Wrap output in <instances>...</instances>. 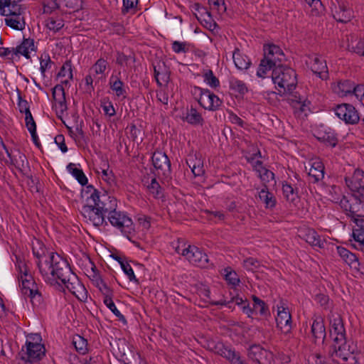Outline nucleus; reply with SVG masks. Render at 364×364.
I'll use <instances>...</instances> for the list:
<instances>
[{"label":"nucleus","instance_id":"obj_1","mask_svg":"<svg viewBox=\"0 0 364 364\" xmlns=\"http://www.w3.org/2000/svg\"><path fill=\"white\" fill-rule=\"evenodd\" d=\"M46 282L51 286L63 284L78 300L85 301L87 291L66 260Z\"/></svg>","mask_w":364,"mask_h":364},{"label":"nucleus","instance_id":"obj_2","mask_svg":"<svg viewBox=\"0 0 364 364\" xmlns=\"http://www.w3.org/2000/svg\"><path fill=\"white\" fill-rule=\"evenodd\" d=\"M34 257L39 272L46 282L67 260L59 254L50 252L42 242L36 240L32 244Z\"/></svg>","mask_w":364,"mask_h":364},{"label":"nucleus","instance_id":"obj_3","mask_svg":"<svg viewBox=\"0 0 364 364\" xmlns=\"http://www.w3.org/2000/svg\"><path fill=\"white\" fill-rule=\"evenodd\" d=\"M117 200L112 196L103 205L102 208L107 211L109 223L129 238L134 231L132 220L126 213L117 210Z\"/></svg>","mask_w":364,"mask_h":364},{"label":"nucleus","instance_id":"obj_4","mask_svg":"<svg viewBox=\"0 0 364 364\" xmlns=\"http://www.w3.org/2000/svg\"><path fill=\"white\" fill-rule=\"evenodd\" d=\"M41 341V336L38 333L28 335L25 347H23L19 353L21 359L26 363L39 364V361L46 353V349Z\"/></svg>","mask_w":364,"mask_h":364},{"label":"nucleus","instance_id":"obj_5","mask_svg":"<svg viewBox=\"0 0 364 364\" xmlns=\"http://www.w3.org/2000/svg\"><path fill=\"white\" fill-rule=\"evenodd\" d=\"M272 80L275 85L284 90V92H291L297 85L296 71L282 65H279L273 69Z\"/></svg>","mask_w":364,"mask_h":364},{"label":"nucleus","instance_id":"obj_6","mask_svg":"<svg viewBox=\"0 0 364 364\" xmlns=\"http://www.w3.org/2000/svg\"><path fill=\"white\" fill-rule=\"evenodd\" d=\"M102 206L100 201L88 202L82 207L80 213L87 223L95 227L107 225L105 220L107 211L102 208Z\"/></svg>","mask_w":364,"mask_h":364},{"label":"nucleus","instance_id":"obj_7","mask_svg":"<svg viewBox=\"0 0 364 364\" xmlns=\"http://www.w3.org/2000/svg\"><path fill=\"white\" fill-rule=\"evenodd\" d=\"M331 357H337L341 358L344 363L350 361L346 364H358V360L355 356L358 352L356 345L353 342L345 340L342 341L333 342L332 346Z\"/></svg>","mask_w":364,"mask_h":364},{"label":"nucleus","instance_id":"obj_8","mask_svg":"<svg viewBox=\"0 0 364 364\" xmlns=\"http://www.w3.org/2000/svg\"><path fill=\"white\" fill-rule=\"evenodd\" d=\"M339 205L352 220L364 218V198L361 199L352 194L350 198L343 196Z\"/></svg>","mask_w":364,"mask_h":364},{"label":"nucleus","instance_id":"obj_9","mask_svg":"<svg viewBox=\"0 0 364 364\" xmlns=\"http://www.w3.org/2000/svg\"><path fill=\"white\" fill-rule=\"evenodd\" d=\"M18 278L21 282L22 294L28 296L33 304H40L42 301V294L32 275L27 273L18 276Z\"/></svg>","mask_w":364,"mask_h":364},{"label":"nucleus","instance_id":"obj_10","mask_svg":"<svg viewBox=\"0 0 364 364\" xmlns=\"http://www.w3.org/2000/svg\"><path fill=\"white\" fill-rule=\"evenodd\" d=\"M151 161L159 176L162 177L167 182L171 179V161L164 152L155 151Z\"/></svg>","mask_w":364,"mask_h":364},{"label":"nucleus","instance_id":"obj_11","mask_svg":"<svg viewBox=\"0 0 364 364\" xmlns=\"http://www.w3.org/2000/svg\"><path fill=\"white\" fill-rule=\"evenodd\" d=\"M0 147L5 150L8 157L9 158V161H6V164L14 166L23 175H28L30 171V167L26 155L21 153L19 150L16 151V154L10 152L1 137Z\"/></svg>","mask_w":364,"mask_h":364},{"label":"nucleus","instance_id":"obj_12","mask_svg":"<svg viewBox=\"0 0 364 364\" xmlns=\"http://www.w3.org/2000/svg\"><path fill=\"white\" fill-rule=\"evenodd\" d=\"M331 10L334 19L341 23H348L353 17V11L348 4L343 1H332Z\"/></svg>","mask_w":364,"mask_h":364},{"label":"nucleus","instance_id":"obj_13","mask_svg":"<svg viewBox=\"0 0 364 364\" xmlns=\"http://www.w3.org/2000/svg\"><path fill=\"white\" fill-rule=\"evenodd\" d=\"M335 113L339 119L348 124H356L360 121L358 111L350 104L343 103L337 105L335 108Z\"/></svg>","mask_w":364,"mask_h":364},{"label":"nucleus","instance_id":"obj_14","mask_svg":"<svg viewBox=\"0 0 364 364\" xmlns=\"http://www.w3.org/2000/svg\"><path fill=\"white\" fill-rule=\"evenodd\" d=\"M346 185L355 197L364 198V171L356 169L350 178H345Z\"/></svg>","mask_w":364,"mask_h":364},{"label":"nucleus","instance_id":"obj_15","mask_svg":"<svg viewBox=\"0 0 364 364\" xmlns=\"http://www.w3.org/2000/svg\"><path fill=\"white\" fill-rule=\"evenodd\" d=\"M330 335L333 342L345 340L346 329L341 316L338 314H331L330 316Z\"/></svg>","mask_w":364,"mask_h":364},{"label":"nucleus","instance_id":"obj_16","mask_svg":"<svg viewBox=\"0 0 364 364\" xmlns=\"http://www.w3.org/2000/svg\"><path fill=\"white\" fill-rule=\"evenodd\" d=\"M306 64L310 67L311 71L321 80H327L328 78L326 62L320 56L316 54L309 56Z\"/></svg>","mask_w":364,"mask_h":364},{"label":"nucleus","instance_id":"obj_17","mask_svg":"<svg viewBox=\"0 0 364 364\" xmlns=\"http://www.w3.org/2000/svg\"><path fill=\"white\" fill-rule=\"evenodd\" d=\"M24 9L21 5L14 6L13 10L9 11L6 16L7 17L5 18L6 25L15 30H23L25 27V22L22 16Z\"/></svg>","mask_w":364,"mask_h":364},{"label":"nucleus","instance_id":"obj_18","mask_svg":"<svg viewBox=\"0 0 364 364\" xmlns=\"http://www.w3.org/2000/svg\"><path fill=\"white\" fill-rule=\"evenodd\" d=\"M185 257L190 263L201 268L208 267L209 265L208 255L195 245H191L190 250L185 254Z\"/></svg>","mask_w":364,"mask_h":364},{"label":"nucleus","instance_id":"obj_19","mask_svg":"<svg viewBox=\"0 0 364 364\" xmlns=\"http://www.w3.org/2000/svg\"><path fill=\"white\" fill-rule=\"evenodd\" d=\"M264 58L270 61V64L274 68L282 65L284 59V54L282 50L274 44H269L264 46Z\"/></svg>","mask_w":364,"mask_h":364},{"label":"nucleus","instance_id":"obj_20","mask_svg":"<svg viewBox=\"0 0 364 364\" xmlns=\"http://www.w3.org/2000/svg\"><path fill=\"white\" fill-rule=\"evenodd\" d=\"M299 236L314 247L324 248L326 240H322L316 231L312 228H304L299 230Z\"/></svg>","mask_w":364,"mask_h":364},{"label":"nucleus","instance_id":"obj_21","mask_svg":"<svg viewBox=\"0 0 364 364\" xmlns=\"http://www.w3.org/2000/svg\"><path fill=\"white\" fill-rule=\"evenodd\" d=\"M252 307L250 306L249 303L242 306V312L244 314H247L249 317L252 316L254 314H259L262 316L267 314L268 307L264 301L255 295L252 296Z\"/></svg>","mask_w":364,"mask_h":364},{"label":"nucleus","instance_id":"obj_22","mask_svg":"<svg viewBox=\"0 0 364 364\" xmlns=\"http://www.w3.org/2000/svg\"><path fill=\"white\" fill-rule=\"evenodd\" d=\"M277 326L285 334L290 333L291 330V316L284 307H278L277 316L276 317Z\"/></svg>","mask_w":364,"mask_h":364},{"label":"nucleus","instance_id":"obj_23","mask_svg":"<svg viewBox=\"0 0 364 364\" xmlns=\"http://www.w3.org/2000/svg\"><path fill=\"white\" fill-rule=\"evenodd\" d=\"M198 103L205 109L215 111L221 106L222 101L216 95L206 89L203 99L198 100Z\"/></svg>","mask_w":364,"mask_h":364},{"label":"nucleus","instance_id":"obj_24","mask_svg":"<svg viewBox=\"0 0 364 364\" xmlns=\"http://www.w3.org/2000/svg\"><path fill=\"white\" fill-rule=\"evenodd\" d=\"M154 77L159 86L166 85L170 80V70L164 63L154 66Z\"/></svg>","mask_w":364,"mask_h":364},{"label":"nucleus","instance_id":"obj_25","mask_svg":"<svg viewBox=\"0 0 364 364\" xmlns=\"http://www.w3.org/2000/svg\"><path fill=\"white\" fill-rule=\"evenodd\" d=\"M311 332L314 338L315 343L317 340L321 341L322 342L324 341L326 336V332L322 317L315 316L311 324Z\"/></svg>","mask_w":364,"mask_h":364},{"label":"nucleus","instance_id":"obj_26","mask_svg":"<svg viewBox=\"0 0 364 364\" xmlns=\"http://www.w3.org/2000/svg\"><path fill=\"white\" fill-rule=\"evenodd\" d=\"M85 194H90L86 198V203L88 202H100L101 205H104L112 196L109 195L107 192H101L95 189L92 186L90 185L86 187L85 191Z\"/></svg>","mask_w":364,"mask_h":364},{"label":"nucleus","instance_id":"obj_27","mask_svg":"<svg viewBox=\"0 0 364 364\" xmlns=\"http://www.w3.org/2000/svg\"><path fill=\"white\" fill-rule=\"evenodd\" d=\"M355 224L353 230V237L358 243L359 248L364 247V218H359L353 220Z\"/></svg>","mask_w":364,"mask_h":364},{"label":"nucleus","instance_id":"obj_28","mask_svg":"<svg viewBox=\"0 0 364 364\" xmlns=\"http://www.w3.org/2000/svg\"><path fill=\"white\" fill-rule=\"evenodd\" d=\"M35 50L34 41L31 38H23L22 43L14 48L16 56L23 55L26 58L30 59V51Z\"/></svg>","mask_w":364,"mask_h":364},{"label":"nucleus","instance_id":"obj_29","mask_svg":"<svg viewBox=\"0 0 364 364\" xmlns=\"http://www.w3.org/2000/svg\"><path fill=\"white\" fill-rule=\"evenodd\" d=\"M186 164L195 176H202L205 173L203 162L197 155H189Z\"/></svg>","mask_w":364,"mask_h":364},{"label":"nucleus","instance_id":"obj_30","mask_svg":"<svg viewBox=\"0 0 364 364\" xmlns=\"http://www.w3.org/2000/svg\"><path fill=\"white\" fill-rule=\"evenodd\" d=\"M289 93V97L288 98V100L295 109H299L301 112H306L309 110V101L306 100L300 95H297V92L292 93L291 91Z\"/></svg>","mask_w":364,"mask_h":364},{"label":"nucleus","instance_id":"obj_31","mask_svg":"<svg viewBox=\"0 0 364 364\" xmlns=\"http://www.w3.org/2000/svg\"><path fill=\"white\" fill-rule=\"evenodd\" d=\"M337 252L343 260L350 267L357 268L359 265L357 256L343 247H337Z\"/></svg>","mask_w":364,"mask_h":364},{"label":"nucleus","instance_id":"obj_32","mask_svg":"<svg viewBox=\"0 0 364 364\" xmlns=\"http://www.w3.org/2000/svg\"><path fill=\"white\" fill-rule=\"evenodd\" d=\"M354 84L350 80H341L333 87V90L341 97L351 96Z\"/></svg>","mask_w":364,"mask_h":364},{"label":"nucleus","instance_id":"obj_33","mask_svg":"<svg viewBox=\"0 0 364 364\" xmlns=\"http://www.w3.org/2000/svg\"><path fill=\"white\" fill-rule=\"evenodd\" d=\"M53 97L62 112L67 109L65 93L64 87L61 85H57L53 88Z\"/></svg>","mask_w":364,"mask_h":364},{"label":"nucleus","instance_id":"obj_34","mask_svg":"<svg viewBox=\"0 0 364 364\" xmlns=\"http://www.w3.org/2000/svg\"><path fill=\"white\" fill-rule=\"evenodd\" d=\"M232 58L235 65L238 70H246L251 65L249 58L246 55L242 54L238 48H235L234 50Z\"/></svg>","mask_w":364,"mask_h":364},{"label":"nucleus","instance_id":"obj_35","mask_svg":"<svg viewBox=\"0 0 364 364\" xmlns=\"http://www.w3.org/2000/svg\"><path fill=\"white\" fill-rule=\"evenodd\" d=\"M109 85L110 89L115 92L116 96L118 97H126V89L124 87V83L120 80L117 75H112L109 78Z\"/></svg>","mask_w":364,"mask_h":364},{"label":"nucleus","instance_id":"obj_36","mask_svg":"<svg viewBox=\"0 0 364 364\" xmlns=\"http://www.w3.org/2000/svg\"><path fill=\"white\" fill-rule=\"evenodd\" d=\"M259 198L260 200L264 204L266 208L272 209L277 204V200L273 193L269 192L267 185L259 193Z\"/></svg>","mask_w":364,"mask_h":364},{"label":"nucleus","instance_id":"obj_37","mask_svg":"<svg viewBox=\"0 0 364 364\" xmlns=\"http://www.w3.org/2000/svg\"><path fill=\"white\" fill-rule=\"evenodd\" d=\"M309 176L313 178V182L316 183L324 177V166L321 161H315L312 164L309 172Z\"/></svg>","mask_w":364,"mask_h":364},{"label":"nucleus","instance_id":"obj_38","mask_svg":"<svg viewBox=\"0 0 364 364\" xmlns=\"http://www.w3.org/2000/svg\"><path fill=\"white\" fill-rule=\"evenodd\" d=\"M67 170L81 186H85L87 183L88 180L83 171L77 168L75 164L70 163L67 166Z\"/></svg>","mask_w":364,"mask_h":364},{"label":"nucleus","instance_id":"obj_39","mask_svg":"<svg viewBox=\"0 0 364 364\" xmlns=\"http://www.w3.org/2000/svg\"><path fill=\"white\" fill-rule=\"evenodd\" d=\"M183 119L193 125L202 124L203 122L201 114L193 107L187 109Z\"/></svg>","mask_w":364,"mask_h":364},{"label":"nucleus","instance_id":"obj_40","mask_svg":"<svg viewBox=\"0 0 364 364\" xmlns=\"http://www.w3.org/2000/svg\"><path fill=\"white\" fill-rule=\"evenodd\" d=\"M229 86L232 91L238 93L241 96H243L248 92L246 84L243 81L234 77H230Z\"/></svg>","mask_w":364,"mask_h":364},{"label":"nucleus","instance_id":"obj_41","mask_svg":"<svg viewBox=\"0 0 364 364\" xmlns=\"http://www.w3.org/2000/svg\"><path fill=\"white\" fill-rule=\"evenodd\" d=\"M282 192L284 198L290 203H294L299 198L297 190L287 181L282 183Z\"/></svg>","mask_w":364,"mask_h":364},{"label":"nucleus","instance_id":"obj_42","mask_svg":"<svg viewBox=\"0 0 364 364\" xmlns=\"http://www.w3.org/2000/svg\"><path fill=\"white\" fill-rule=\"evenodd\" d=\"M73 344L76 350L80 354H85L87 350V341L83 337L76 335L73 340Z\"/></svg>","mask_w":364,"mask_h":364},{"label":"nucleus","instance_id":"obj_43","mask_svg":"<svg viewBox=\"0 0 364 364\" xmlns=\"http://www.w3.org/2000/svg\"><path fill=\"white\" fill-rule=\"evenodd\" d=\"M147 189L155 198H161L164 196L162 188L155 178L151 179Z\"/></svg>","mask_w":364,"mask_h":364},{"label":"nucleus","instance_id":"obj_44","mask_svg":"<svg viewBox=\"0 0 364 364\" xmlns=\"http://www.w3.org/2000/svg\"><path fill=\"white\" fill-rule=\"evenodd\" d=\"M103 301L106 306L118 318L119 321H122L124 323H127L125 317L117 309L112 300V296L104 299Z\"/></svg>","mask_w":364,"mask_h":364},{"label":"nucleus","instance_id":"obj_45","mask_svg":"<svg viewBox=\"0 0 364 364\" xmlns=\"http://www.w3.org/2000/svg\"><path fill=\"white\" fill-rule=\"evenodd\" d=\"M224 277L225 281L232 287L239 285L240 279L237 274L233 271L230 267H227L224 269Z\"/></svg>","mask_w":364,"mask_h":364},{"label":"nucleus","instance_id":"obj_46","mask_svg":"<svg viewBox=\"0 0 364 364\" xmlns=\"http://www.w3.org/2000/svg\"><path fill=\"white\" fill-rule=\"evenodd\" d=\"M46 26L49 30L58 32L63 27L64 21L60 18L50 17L46 20Z\"/></svg>","mask_w":364,"mask_h":364},{"label":"nucleus","instance_id":"obj_47","mask_svg":"<svg viewBox=\"0 0 364 364\" xmlns=\"http://www.w3.org/2000/svg\"><path fill=\"white\" fill-rule=\"evenodd\" d=\"M204 82L212 88H217L220 86V81L211 70H206L203 74Z\"/></svg>","mask_w":364,"mask_h":364},{"label":"nucleus","instance_id":"obj_48","mask_svg":"<svg viewBox=\"0 0 364 364\" xmlns=\"http://www.w3.org/2000/svg\"><path fill=\"white\" fill-rule=\"evenodd\" d=\"M193 8L196 12L199 13L200 15V17H198L197 16V14H195L198 20H200L203 17V19L207 23L212 21V16H211L210 12L209 11H208L206 8L201 6L198 3L195 4L193 5Z\"/></svg>","mask_w":364,"mask_h":364},{"label":"nucleus","instance_id":"obj_49","mask_svg":"<svg viewBox=\"0 0 364 364\" xmlns=\"http://www.w3.org/2000/svg\"><path fill=\"white\" fill-rule=\"evenodd\" d=\"M95 282V286L99 289L100 292L102 294L104 299L108 298L109 296H113V290L111 288H109L101 278H97Z\"/></svg>","mask_w":364,"mask_h":364},{"label":"nucleus","instance_id":"obj_50","mask_svg":"<svg viewBox=\"0 0 364 364\" xmlns=\"http://www.w3.org/2000/svg\"><path fill=\"white\" fill-rule=\"evenodd\" d=\"M320 135L317 137L318 140L326 143V144L334 147L338 143V139L336 135L331 132H326L324 134H319Z\"/></svg>","mask_w":364,"mask_h":364},{"label":"nucleus","instance_id":"obj_51","mask_svg":"<svg viewBox=\"0 0 364 364\" xmlns=\"http://www.w3.org/2000/svg\"><path fill=\"white\" fill-rule=\"evenodd\" d=\"M19 5L14 0H0V15L6 16L9 11L13 10L14 6Z\"/></svg>","mask_w":364,"mask_h":364},{"label":"nucleus","instance_id":"obj_52","mask_svg":"<svg viewBox=\"0 0 364 364\" xmlns=\"http://www.w3.org/2000/svg\"><path fill=\"white\" fill-rule=\"evenodd\" d=\"M269 63L270 61H267L264 58L260 61V64L257 71V75L258 77H264L267 71L271 70H273L274 67Z\"/></svg>","mask_w":364,"mask_h":364},{"label":"nucleus","instance_id":"obj_53","mask_svg":"<svg viewBox=\"0 0 364 364\" xmlns=\"http://www.w3.org/2000/svg\"><path fill=\"white\" fill-rule=\"evenodd\" d=\"M58 77H68V79H73V70H72V63L70 60H67L63 65L60 70L58 74Z\"/></svg>","mask_w":364,"mask_h":364},{"label":"nucleus","instance_id":"obj_54","mask_svg":"<svg viewBox=\"0 0 364 364\" xmlns=\"http://www.w3.org/2000/svg\"><path fill=\"white\" fill-rule=\"evenodd\" d=\"M40 60V70L42 75L45 76L46 71L51 68L53 62L50 60L48 54H45L44 56L41 55Z\"/></svg>","mask_w":364,"mask_h":364},{"label":"nucleus","instance_id":"obj_55","mask_svg":"<svg viewBox=\"0 0 364 364\" xmlns=\"http://www.w3.org/2000/svg\"><path fill=\"white\" fill-rule=\"evenodd\" d=\"M243 267L247 271H255L259 268L260 262L256 258L248 257L243 261Z\"/></svg>","mask_w":364,"mask_h":364},{"label":"nucleus","instance_id":"obj_56","mask_svg":"<svg viewBox=\"0 0 364 364\" xmlns=\"http://www.w3.org/2000/svg\"><path fill=\"white\" fill-rule=\"evenodd\" d=\"M258 177L263 183V186L274 178V173L266 168H262L258 173Z\"/></svg>","mask_w":364,"mask_h":364},{"label":"nucleus","instance_id":"obj_57","mask_svg":"<svg viewBox=\"0 0 364 364\" xmlns=\"http://www.w3.org/2000/svg\"><path fill=\"white\" fill-rule=\"evenodd\" d=\"M121 267H122L123 272H124V274L127 276V277L130 282H134L136 284L139 283V280L135 277L134 272L132 267L130 266V264L128 262H126L125 263L122 264Z\"/></svg>","mask_w":364,"mask_h":364},{"label":"nucleus","instance_id":"obj_58","mask_svg":"<svg viewBox=\"0 0 364 364\" xmlns=\"http://www.w3.org/2000/svg\"><path fill=\"white\" fill-rule=\"evenodd\" d=\"M129 354L132 356V359H129L124 352L122 353L121 360L124 364H141V357L139 355H135L132 351H129Z\"/></svg>","mask_w":364,"mask_h":364},{"label":"nucleus","instance_id":"obj_59","mask_svg":"<svg viewBox=\"0 0 364 364\" xmlns=\"http://www.w3.org/2000/svg\"><path fill=\"white\" fill-rule=\"evenodd\" d=\"M107 64L108 63L106 60L104 58H100L94 64L92 69L96 74H102L107 69Z\"/></svg>","mask_w":364,"mask_h":364},{"label":"nucleus","instance_id":"obj_60","mask_svg":"<svg viewBox=\"0 0 364 364\" xmlns=\"http://www.w3.org/2000/svg\"><path fill=\"white\" fill-rule=\"evenodd\" d=\"M208 3L219 14H223L226 11L227 8L224 0H208Z\"/></svg>","mask_w":364,"mask_h":364},{"label":"nucleus","instance_id":"obj_61","mask_svg":"<svg viewBox=\"0 0 364 364\" xmlns=\"http://www.w3.org/2000/svg\"><path fill=\"white\" fill-rule=\"evenodd\" d=\"M305 1L312 7V14L318 15L323 9V4L321 0H305Z\"/></svg>","mask_w":364,"mask_h":364},{"label":"nucleus","instance_id":"obj_62","mask_svg":"<svg viewBox=\"0 0 364 364\" xmlns=\"http://www.w3.org/2000/svg\"><path fill=\"white\" fill-rule=\"evenodd\" d=\"M16 267L18 272V276L28 273V267L20 255H16Z\"/></svg>","mask_w":364,"mask_h":364},{"label":"nucleus","instance_id":"obj_63","mask_svg":"<svg viewBox=\"0 0 364 364\" xmlns=\"http://www.w3.org/2000/svg\"><path fill=\"white\" fill-rule=\"evenodd\" d=\"M172 50L176 53H186L188 50V48L186 42L175 41L172 43Z\"/></svg>","mask_w":364,"mask_h":364},{"label":"nucleus","instance_id":"obj_64","mask_svg":"<svg viewBox=\"0 0 364 364\" xmlns=\"http://www.w3.org/2000/svg\"><path fill=\"white\" fill-rule=\"evenodd\" d=\"M352 95H354L360 101L364 100V85L354 84Z\"/></svg>","mask_w":364,"mask_h":364}]
</instances>
